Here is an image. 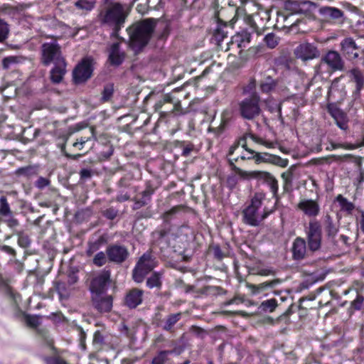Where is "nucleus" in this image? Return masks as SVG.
<instances>
[{"label":"nucleus","mask_w":364,"mask_h":364,"mask_svg":"<svg viewBox=\"0 0 364 364\" xmlns=\"http://www.w3.org/2000/svg\"><path fill=\"white\" fill-rule=\"evenodd\" d=\"M127 16L124 6L119 2H114L102 10L97 18L101 26L112 30V37H118V33L124 27Z\"/></svg>","instance_id":"1"},{"label":"nucleus","mask_w":364,"mask_h":364,"mask_svg":"<svg viewBox=\"0 0 364 364\" xmlns=\"http://www.w3.org/2000/svg\"><path fill=\"white\" fill-rule=\"evenodd\" d=\"M155 27V21L149 18L130 26L127 31L129 46L135 53L139 52L149 41Z\"/></svg>","instance_id":"2"},{"label":"nucleus","mask_w":364,"mask_h":364,"mask_svg":"<svg viewBox=\"0 0 364 364\" xmlns=\"http://www.w3.org/2000/svg\"><path fill=\"white\" fill-rule=\"evenodd\" d=\"M265 199V195L263 193H256L251 199L250 205L243 209L242 221L245 224L252 227L258 226L260 223L274 212V208H264L262 213H259V209Z\"/></svg>","instance_id":"3"},{"label":"nucleus","mask_w":364,"mask_h":364,"mask_svg":"<svg viewBox=\"0 0 364 364\" xmlns=\"http://www.w3.org/2000/svg\"><path fill=\"white\" fill-rule=\"evenodd\" d=\"M259 101L260 97L257 93L240 101L238 104L240 116L247 120H252L259 116L261 112Z\"/></svg>","instance_id":"4"},{"label":"nucleus","mask_w":364,"mask_h":364,"mask_svg":"<svg viewBox=\"0 0 364 364\" xmlns=\"http://www.w3.org/2000/svg\"><path fill=\"white\" fill-rule=\"evenodd\" d=\"M41 62L45 66L65 60L62 55L60 46L55 41L43 43L41 48Z\"/></svg>","instance_id":"5"},{"label":"nucleus","mask_w":364,"mask_h":364,"mask_svg":"<svg viewBox=\"0 0 364 364\" xmlns=\"http://www.w3.org/2000/svg\"><path fill=\"white\" fill-rule=\"evenodd\" d=\"M156 266V262L150 254H144L133 270V279L137 283L143 282L145 276Z\"/></svg>","instance_id":"6"},{"label":"nucleus","mask_w":364,"mask_h":364,"mask_svg":"<svg viewBox=\"0 0 364 364\" xmlns=\"http://www.w3.org/2000/svg\"><path fill=\"white\" fill-rule=\"evenodd\" d=\"M308 250L312 252L320 250L322 241L321 226L318 221L312 220L306 231Z\"/></svg>","instance_id":"7"},{"label":"nucleus","mask_w":364,"mask_h":364,"mask_svg":"<svg viewBox=\"0 0 364 364\" xmlns=\"http://www.w3.org/2000/svg\"><path fill=\"white\" fill-rule=\"evenodd\" d=\"M283 6L291 14H311L317 8L314 2L304 0H286Z\"/></svg>","instance_id":"8"},{"label":"nucleus","mask_w":364,"mask_h":364,"mask_svg":"<svg viewBox=\"0 0 364 364\" xmlns=\"http://www.w3.org/2000/svg\"><path fill=\"white\" fill-rule=\"evenodd\" d=\"M237 175L242 178H258L263 177L265 178L267 184L269 186L270 191L273 194V197L277 198V191H278V181L277 180L269 173L267 172H262L258 171H246L242 170L240 168H237Z\"/></svg>","instance_id":"9"},{"label":"nucleus","mask_w":364,"mask_h":364,"mask_svg":"<svg viewBox=\"0 0 364 364\" xmlns=\"http://www.w3.org/2000/svg\"><path fill=\"white\" fill-rule=\"evenodd\" d=\"M294 55L296 58L306 62L318 58L320 52L314 43L305 42L295 48Z\"/></svg>","instance_id":"10"},{"label":"nucleus","mask_w":364,"mask_h":364,"mask_svg":"<svg viewBox=\"0 0 364 364\" xmlns=\"http://www.w3.org/2000/svg\"><path fill=\"white\" fill-rule=\"evenodd\" d=\"M92 68L89 59H84L74 69L73 79L75 83L80 84L87 81L92 75Z\"/></svg>","instance_id":"11"},{"label":"nucleus","mask_w":364,"mask_h":364,"mask_svg":"<svg viewBox=\"0 0 364 364\" xmlns=\"http://www.w3.org/2000/svg\"><path fill=\"white\" fill-rule=\"evenodd\" d=\"M106 253L108 260L116 264L122 263L129 256L127 248L119 245H109L106 250Z\"/></svg>","instance_id":"12"},{"label":"nucleus","mask_w":364,"mask_h":364,"mask_svg":"<svg viewBox=\"0 0 364 364\" xmlns=\"http://www.w3.org/2000/svg\"><path fill=\"white\" fill-rule=\"evenodd\" d=\"M327 110L341 129L347 130L348 129L349 120L347 114L335 103L328 104L327 105Z\"/></svg>","instance_id":"13"},{"label":"nucleus","mask_w":364,"mask_h":364,"mask_svg":"<svg viewBox=\"0 0 364 364\" xmlns=\"http://www.w3.org/2000/svg\"><path fill=\"white\" fill-rule=\"evenodd\" d=\"M110 279V272L103 270L98 276L95 277L90 284V291L95 294H101Z\"/></svg>","instance_id":"14"},{"label":"nucleus","mask_w":364,"mask_h":364,"mask_svg":"<svg viewBox=\"0 0 364 364\" xmlns=\"http://www.w3.org/2000/svg\"><path fill=\"white\" fill-rule=\"evenodd\" d=\"M321 63L326 64L332 70H342L344 63L340 54L335 50H330L324 55L321 60Z\"/></svg>","instance_id":"15"},{"label":"nucleus","mask_w":364,"mask_h":364,"mask_svg":"<svg viewBox=\"0 0 364 364\" xmlns=\"http://www.w3.org/2000/svg\"><path fill=\"white\" fill-rule=\"evenodd\" d=\"M341 51L350 60H354L359 56V47L356 45L353 38L348 37L341 42Z\"/></svg>","instance_id":"16"},{"label":"nucleus","mask_w":364,"mask_h":364,"mask_svg":"<svg viewBox=\"0 0 364 364\" xmlns=\"http://www.w3.org/2000/svg\"><path fill=\"white\" fill-rule=\"evenodd\" d=\"M144 291L137 288L129 290L125 297L124 304L130 309H135L142 303Z\"/></svg>","instance_id":"17"},{"label":"nucleus","mask_w":364,"mask_h":364,"mask_svg":"<svg viewBox=\"0 0 364 364\" xmlns=\"http://www.w3.org/2000/svg\"><path fill=\"white\" fill-rule=\"evenodd\" d=\"M292 256L296 260L303 259L307 252L306 242L300 237H297L292 244Z\"/></svg>","instance_id":"18"},{"label":"nucleus","mask_w":364,"mask_h":364,"mask_svg":"<svg viewBox=\"0 0 364 364\" xmlns=\"http://www.w3.org/2000/svg\"><path fill=\"white\" fill-rule=\"evenodd\" d=\"M65 60L54 64V66L50 71V79L54 84H59L63 80L67 72Z\"/></svg>","instance_id":"19"},{"label":"nucleus","mask_w":364,"mask_h":364,"mask_svg":"<svg viewBox=\"0 0 364 364\" xmlns=\"http://www.w3.org/2000/svg\"><path fill=\"white\" fill-rule=\"evenodd\" d=\"M125 58V53L121 50L119 43L111 45L109 50V61L111 65L118 66L122 63Z\"/></svg>","instance_id":"20"},{"label":"nucleus","mask_w":364,"mask_h":364,"mask_svg":"<svg viewBox=\"0 0 364 364\" xmlns=\"http://www.w3.org/2000/svg\"><path fill=\"white\" fill-rule=\"evenodd\" d=\"M298 208L308 216H316L320 210L318 204L311 199L301 200L298 204Z\"/></svg>","instance_id":"21"},{"label":"nucleus","mask_w":364,"mask_h":364,"mask_svg":"<svg viewBox=\"0 0 364 364\" xmlns=\"http://www.w3.org/2000/svg\"><path fill=\"white\" fill-rule=\"evenodd\" d=\"M95 308L100 312H108L112 308V298L111 296H102L100 294H95L92 296Z\"/></svg>","instance_id":"22"},{"label":"nucleus","mask_w":364,"mask_h":364,"mask_svg":"<svg viewBox=\"0 0 364 364\" xmlns=\"http://www.w3.org/2000/svg\"><path fill=\"white\" fill-rule=\"evenodd\" d=\"M250 33L247 31H242L232 37L231 44L236 45L237 48H245L250 42Z\"/></svg>","instance_id":"23"},{"label":"nucleus","mask_w":364,"mask_h":364,"mask_svg":"<svg viewBox=\"0 0 364 364\" xmlns=\"http://www.w3.org/2000/svg\"><path fill=\"white\" fill-rule=\"evenodd\" d=\"M153 190L151 188H147L141 192V198H134V203L133 205V209L137 210L141 207L148 204L151 200V196L153 194Z\"/></svg>","instance_id":"24"},{"label":"nucleus","mask_w":364,"mask_h":364,"mask_svg":"<svg viewBox=\"0 0 364 364\" xmlns=\"http://www.w3.org/2000/svg\"><path fill=\"white\" fill-rule=\"evenodd\" d=\"M324 229L328 237L333 240L338 231V225L333 223V219L329 215L325 216Z\"/></svg>","instance_id":"25"},{"label":"nucleus","mask_w":364,"mask_h":364,"mask_svg":"<svg viewBox=\"0 0 364 364\" xmlns=\"http://www.w3.org/2000/svg\"><path fill=\"white\" fill-rule=\"evenodd\" d=\"M319 12L326 18L338 20L343 16V12L335 7L324 6L320 9Z\"/></svg>","instance_id":"26"},{"label":"nucleus","mask_w":364,"mask_h":364,"mask_svg":"<svg viewBox=\"0 0 364 364\" xmlns=\"http://www.w3.org/2000/svg\"><path fill=\"white\" fill-rule=\"evenodd\" d=\"M350 76L356 83V90L359 92L364 85V75L358 68H353L349 71Z\"/></svg>","instance_id":"27"},{"label":"nucleus","mask_w":364,"mask_h":364,"mask_svg":"<svg viewBox=\"0 0 364 364\" xmlns=\"http://www.w3.org/2000/svg\"><path fill=\"white\" fill-rule=\"evenodd\" d=\"M277 84V81L272 77L267 76L260 82V90L263 92L269 93L276 87Z\"/></svg>","instance_id":"28"},{"label":"nucleus","mask_w":364,"mask_h":364,"mask_svg":"<svg viewBox=\"0 0 364 364\" xmlns=\"http://www.w3.org/2000/svg\"><path fill=\"white\" fill-rule=\"evenodd\" d=\"M336 200L339 203L341 210L346 211L348 213H351V212L355 208L353 203L348 201L347 198H344L342 195H338L336 197Z\"/></svg>","instance_id":"29"},{"label":"nucleus","mask_w":364,"mask_h":364,"mask_svg":"<svg viewBox=\"0 0 364 364\" xmlns=\"http://www.w3.org/2000/svg\"><path fill=\"white\" fill-rule=\"evenodd\" d=\"M181 313L168 315L165 320L164 325L163 326V329L165 331L171 330L172 328L173 327V326L181 319Z\"/></svg>","instance_id":"30"},{"label":"nucleus","mask_w":364,"mask_h":364,"mask_svg":"<svg viewBox=\"0 0 364 364\" xmlns=\"http://www.w3.org/2000/svg\"><path fill=\"white\" fill-rule=\"evenodd\" d=\"M146 286L153 289L154 287L161 288V274L159 272H154L146 280Z\"/></svg>","instance_id":"31"},{"label":"nucleus","mask_w":364,"mask_h":364,"mask_svg":"<svg viewBox=\"0 0 364 364\" xmlns=\"http://www.w3.org/2000/svg\"><path fill=\"white\" fill-rule=\"evenodd\" d=\"M173 353L172 350H161L151 360V364H165L168 360V355Z\"/></svg>","instance_id":"32"},{"label":"nucleus","mask_w":364,"mask_h":364,"mask_svg":"<svg viewBox=\"0 0 364 364\" xmlns=\"http://www.w3.org/2000/svg\"><path fill=\"white\" fill-rule=\"evenodd\" d=\"M247 137H250V139H252L253 141H255L256 142H259L257 138L255 136H254L253 134H246L243 136L240 137L236 141V143H237V144H238V146H241L247 153L252 155L254 154V151L250 149H248L247 146Z\"/></svg>","instance_id":"33"},{"label":"nucleus","mask_w":364,"mask_h":364,"mask_svg":"<svg viewBox=\"0 0 364 364\" xmlns=\"http://www.w3.org/2000/svg\"><path fill=\"white\" fill-rule=\"evenodd\" d=\"M277 284V281H268L263 283H261L258 285L251 284L250 288L252 289L253 294H257L260 291H262L266 289L272 288L274 287Z\"/></svg>","instance_id":"34"},{"label":"nucleus","mask_w":364,"mask_h":364,"mask_svg":"<svg viewBox=\"0 0 364 364\" xmlns=\"http://www.w3.org/2000/svg\"><path fill=\"white\" fill-rule=\"evenodd\" d=\"M103 243L104 239L102 237H100L93 242H90L86 251L87 256L90 257L93 253L99 250Z\"/></svg>","instance_id":"35"},{"label":"nucleus","mask_w":364,"mask_h":364,"mask_svg":"<svg viewBox=\"0 0 364 364\" xmlns=\"http://www.w3.org/2000/svg\"><path fill=\"white\" fill-rule=\"evenodd\" d=\"M279 37L277 36L273 33H267L264 38V41L267 46L270 49L276 48L279 44Z\"/></svg>","instance_id":"36"},{"label":"nucleus","mask_w":364,"mask_h":364,"mask_svg":"<svg viewBox=\"0 0 364 364\" xmlns=\"http://www.w3.org/2000/svg\"><path fill=\"white\" fill-rule=\"evenodd\" d=\"M95 5V1L94 0H78L75 3V6L77 9L87 11L92 10Z\"/></svg>","instance_id":"37"},{"label":"nucleus","mask_w":364,"mask_h":364,"mask_svg":"<svg viewBox=\"0 0 364 364\" xmlns=\"http://www.w3.org/2000/svg\"><path fill=\"white\" fill-rule=\"evenodd\" d=\"M11 215H12V213L8 203L6 197L1 196L0 198V215L6 218Z\"/></svg>","instance_id":"38"},{"label":"nucleus","mask_w":364,"mask_h":364,"mask_svg":"<svg viewBox=\"0 0 364 364\" xmlns=\"http://www.w3.org/2000/svg\"><path fill=\"white\" fill-rule=\"evenodd\" d=\"M277 305V301L275 299H270L262 301L260 307L264 311L273 312Z\"/></svg>","instance_id":"39"},{"label":"nucleus","mask_w":364,"mask_h":364,"mask_svg":"<svg viewBox=\"0 0 364 364\" xmlns=\"http://www.w3.org/2000/svg\"><path fill=\"white\" fill-rule=\"evenodd\" d=\"M108 260L107 253L104 252H97L93 258V264L97 267H102L107 263Z\"/></svg>","instance_id":"40"},{"label":"nucleus","mask_w":364,"mask_h":364,"mask_svg":"<svg viewBox=\"0 0 364 364\" xmlns=\"http://www.w3.org/2000/svg\"><path fill=\"white\" fill-rule=\"evenodd\" d=\"M114 93V85L113 84H107L104 87L102 93V98L101 100L102 102H107L109 101Z\"/></svg>","instance_id":"41"},{"label":"nucleus","mask_w":364,"mask_h":364,"mask_svg":"<svg viewBox=\"0 0 364 364\" xmlns=\"http://www.w3.org/2000/svg\"><path fill=\"white\" fill-rule=\"evenodd\" d=\"M55 289L60 298H67L69 296V292L67 289L66 284L64 282H57Z\"/></svg>","instance_id":"42"},{"label":"nucleus","mask_w":364,"mask_h":364,"mask_svg":"<svg viewBox=\"0 0 364 364\" xmlns=\"http://www.w3.org/2000/svg\"><path fill=\"white\" fill-rule=\"evenodd\" d=\"M18 62V57L16 56H9L6 57L2 60V67L5 70L10 68L11 65L16 64Z\"/></svg>","instance_id":"43"},{"label":"nucleus","mask_w":364,"mask_h":364,"mask_svg":"<svg viewBox=\"0 0 364 364\" xmlns=\"http://www.w3.org/2000/svg\"><path fill=\"white\" fill-rule=\"evenodd\" d=\"M9 31L8 24L0 19V42H3L8 37Z\"/></svg>","instance_id":"44"},{"label":"nucleus","mask_w":364,"mask_h":364,"mask_svg":"<svg viewBox=\"0 0 364 364\" xmlns=\"http://www.w3.org/2000/svg\"><path fill=\"white\" fill-rule=\"evenodd\" d=\"M272 155L269 154L267 153H255L254 155V159L257 162H270Z\"/></svg>","instance_id":"45"},{"label":"nucleus","mask_w":364,"mask_h":364,"mask_svg":"<svg viewBox=\"0 0 364 364\" xmlns=\"http://www.w3.org/2000/svg\"><path fill=\"white\" fill-rule=\"evenodd\" d=\"M18 235V243L22 247H27L30 245L31 241L28 235L19 232Z\"/></svg>","instance_id":"46"},{"label":"nucleus","mask_w":364,"mask_h":364,"mask_svg":"<svg viewBox=\"0 0 364 364\" xmlns=\"http://www.w3.org/2000/svg\"><path fill=\"white\" fill-rule=\"evenodd\" d=\"M364 297L360 294H358L355 299L351 302V306L355 310H360L363 306Z\"/></svg>","instance_id":"47"},{"label":"nucleus","mask_w":364,"mask_h":364,"mask_svg":"<svg viewBox=\"0 0 364 364\" xmlns=\"http://www.w3.org/2000/svg\"><path fill=\"white\" fill-rule=\"evenodd\" d=\"M271 163L278 165L281 167H286L288 165V160L282 159L281 157L272 155Z\"/></svg>","instance_id":"48"},{"label":"nucleus","mask_w":364,"mask_h":364,"mask_svg":"<svg viewBox=\"0 0 364 364\" xmlns=\"http://www.w3.org/2000/svg\"><path fill=\"white\" fill-rule=\"evenodd\" d=\"M4 221L11 228H15L18 225V221L14 218L13 215L6 217Z\"/></svg>","instance_id":"49"},{"label":"nucleus","mask_w":364,"mask_h":364,"mask_svg":"<svg viewBox=\"0 0 364 364\" xmlns=\"http://www.w3.org/2000/svg\"><path fill=\"white\" fill-rule=\"evenodd\" d=\"M26 323L31 327H36L39 325L40 321L38 316H28L26 318Z\"/></svg>","instance_id":"50"},{"label":"nucleus","mask_w":364,"mask_h":364,"mask_svg":"<svg viewBox=\"0 0 364 364\" xmlns=\"http://www.w3.org/2000/svg\"><path fill=\"white\" fill-rule=\"evenodd\" d=\"M49 183L50 181L48 179L43 177H40L36 182V186L39 189H43L45 187L48 186Z\"/></svg>","instance_id":"51"},{"label":"nucleus","mask_w":364,"mask_h":364,"mask_svg":"<svg viewBox=\"0 0 364 364\" xmlns=\"http://www.w3.org/2000/svg\"><path fill=\"white\" fill-rule=\"evenodd\" d=\"M46 364H68L64 360L59 357L46 358Z\"/></svg>","instance_id":"52"},{"label":"nucleus","mask_w":364,"mask_h":364,"mask_svg":"<svg viewBox=\"0 0 364 364\" xmlns=\"http://www.w3.org/2000/svg\"><path fill=\"white\" fill-rule=\"evenodd\" d=\"M105 216L110 220H113L117 215V211L113 208H109L105 211Z\"/></svg>","instance_id":"53"},{"label":"nucleus","mask_w":364,"mask_h":364,"mask_svg":"<svg viewBox=\"0 0 364 364\" xmlns=\"http://www.w3.org/2000/svg\"><path fill=\"white\" fill-rule=\"evenodd\" d=\"M130 198V195L127 192L121 191L117 196V200L119 202H124Z\"/></svg>","instance_id":"54"},{"label":"nucleus","mask_w":364,"mask_h":364,"mask_svg":"<svg viewBox=\"0 0 364 364\" xmlns=\"http://www.w3.org/2000/svg\"><path fill=\"white\" fill-rule=\"evenodd\" d=\"M91 139V137H80V139H77V141H75L74 144H73V146L74 147H77L78 146V144H80V147H79V149L81 150L83 147V145L87 142L88 141H90Z\"/></svg>","instance_id":"55"},{"label":"nucleus","mask_w":364,"mask_h":364,"mask_svg":"<svg viewBox=\"0 0 364 364\" xmlns=\"http://www.w3.org/2000/svg\"><path fill=\"white\" fill-rule=\"evenodd\" d=\"M80 176L82 179H87L92 176V171L87 168H82L80 171Z\"/></svg>","instance_id":"56"},{"label":"nucleus","mask_w":364,"mask_h":364,"mask_svg":"<svg viewBox=\"0 0 364 364\" xmlns=\"http://www.w3.org/2000/svg\"><path fill=\"white\" fill-rule=\"evenodd\" d=\"M194 146L191 144H189L184 146L182 150V156L187 157L190 155L191 152L193 150Z\"/></svg>","instance_id":"57"},{"label":"nucleus","mask_w":364,"mask_h":364,"mask_svg":"<svg viewBox=\"0 0 364 364\" xmlns=\"http://www.w3.org/2000/svg\"><path fill=\"white\" fill-rule=\"evenodd\" d=\"M178 211V208L177 207H173L172 208L171 210L166 211V213H164V219L167 220L169 219V217L175 213H176V212Z\"/></svg>","instance_id":"58"},{"label":"nucleus","mask_w":364,"mask_h":364,"mask_svg":"<svg viewBox=\"0 0 364 364\" xmlns=\"http://www.w3.org/2000/svg\"><path fill=\"white\" fill-rule=\"evenodd\" d=\"M214 35H215V37L218 40H222L223 38H224L225 37V33L223 31H222L220 28H218L217 29H215Z\"/></svg>","instance_id":"59"},{"label":"nucleus","mask_w":364,"mask_h":364,"mask_svg":"<svg viewBox=\"0 0 364 364\" xmlns=\"http://www.w3.org/2000/svg\"><path fill=\"white\" fill-rule=\"evenodd\" d=\"M214 255L218 259H222L224 257L223 252L219 247H214Z\"/></svg>","instance_id":"60"},{"label":"nucleus","mask_w":364,"mask_h":364,"mask_svg":"<svg viewBox=\"0 0 364 364\" xmlns=\"http://www.w3.org/2000/svg\"><path fill=\"white\" fill-rule=\"evenodd\" d=\"M112 154H113V149H112V147H110L107 152H102L101 156L105 159H107L112 155Z\"/></svg>","instance_id":"61"},{"label":"nucleus","mask_w":364,"mask_h":364,"mask_svg":"<svg viewBox=\"0 0 364 364\" xmlns=\"http://www.w3.org/2000/svg\"><path fill=\"white\" fill-rule=\"evenodd\" d=\"M238 144L235 142L234 144H232L229 149L228 155L232 156L235 153V151L238 149Z\"/></svg>","instance_id":"62"},{"label":"nucleus","mask_w":364,"mask_h":364,"mask_svg":"<svg viewBox=\"0 0 364 364\" xmlns=\"http://www.w3.org/2000/svg\"><path fill=\"white\" fill-rule=\"evenodd\" d=\"M65 156L68 158V159H74V160H77L80 157H81L82 156V154H68V153H65L64 154Z\"/></svg>","instance_id":"63"},{"label":"nucleus","mask_w":364,"mask_h":364,"mask_svg":"<svg viewBox=\"0 0 364 364\" xmlns=\"http://www.w3.org/2000/svg\"><path fill=\"white\" fill-rule=\"evenodd\" d=\"M360 226V230L364 232V212L361 213Z\"/></svg>","instance_id":"64"}]
</instances>
